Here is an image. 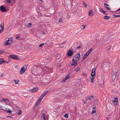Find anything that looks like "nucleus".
<instances>
[{"label":"nucleus","mask_w":120,"mask_h":120,"mask_svg":"<svg viewBox=\"0 0 120 120\" xmlns=\"http://www.w3.org/2000/svg\"><path fill=\"white\" fill-rule=\"evenodd\" d=\"M112 38V37H111L109 36H105V37L104 38V39H101L100 41L97 42V43H98V44H97L102 45L106 44L110 41V40H109H109H110Z\"/></svg>","instance_id":"nucleus-1"},{"label":"nucleus","mask_w":120,"mask_h":120,"mask_svg":"<svg viewBox=\"0 0 120 120\" xmlns=\"http://www.w3.org/2000/svg\"><path fill=\"white\" fill-rule=\"evenodd\" d=\"M80 58V53H79L77 54L73 58L72 61L73 62L71 64L72 66H74L76 64L77 62H78Z\"/></svg>","instance_id":"nucleus-2"},{"label":"nucleus","mask_w":120,"mask_h":120,"mask_svg":"<svg viewBox=\"0 0 120 120\" xmlns=\"http://www.w3.org/2000/svg\"><path fill=\"white\" fill-rule=\"evenodd\" d=\"M27 67H28L27 65H25L21 68L20 71V74H22L25 72L26 70Z\"/></svg>","instance_id":"nucleus-3"},{"label":"nucleus","mask_w":120,"mask_h":120,"mask_svg":"<svg viewBox=\"0 0 120 120\" xmlns=\"http://www.w3.org/2000/svg\"><path fill=\"white\" fill-rule=\"evenodd\" d=\"M13 39L11 37L8 38V40L4 42V44L5 45H11L12 43Z\"/></svg>","instance_id":"nucleus-4"},{"label":"nucleus","mask_w":120,"mask_h":120,"mask_svg":"<svg viewBox=\"0 0 120 120\" xmlns=\"http://www.w3.org/2000/svg\"><path fill=\"white\" fill-rule=\"evenodd\" d=\"M73 49L72 48H71L69 49L67 52L68 56L70 57L73 54L74 52L73 50Z\"/></svg>","instance_id":"nucleus-5"},{"label":"nucleus","mask_w":120,"mask_h":120,"mask_svg":"<svg viewBox=\"0 0 120 120\" xmlns=\"http://www.w3.org/2000/svg\"><path fill=\"white\" fill-rule=\"evenodd\" d=\"M9 57H10L11 58H12L13 59H15L16 60H18L19 58H18L17 56L15 55H10Z\"/></svg>","instance_id":"nucleus-6"},{"label":"nucleus","mask_w":120,"mask_h":120,"mask_svg":"<svg viewBox=\"0 0 120 120\" xmlns=\"http://www.w3.org/2000/svg\"><path fill=\"white\" fill-rule=\"evenodd\" d=\"M0 10L1 11L3 12L7 11V10L6 8L4 6L2 5L0 7Z\"/></svg>","instance_id":"nucleus-7"},{"label":"nucleus","mask_w":120,"mask_h":120,"mask_svg":"<svg viewBox=\"0 0 120 120\" xmlns=\"http://www.w3.org/2000/svg\"><path fill=\"white\" fill-rule=\"evenodd\" d=\"M38 90V88L37 87L34 88L32 89H30L29 91L33 93L37 91Z\"/></svg>","instance_id":"nucleus-8"},{"label":"nucleus","mask_w":120,"mask_h":120,"mask_svg":"<svg viewBox=\"0 0 120 120\" xmlns=\"http://www.w3.org/2000/svg\"><path fill=\"white\" fill-rule=\"evenodd\" d=\"M96 68H94L93 69L91 70V75H96Z\"/></svg>","instance_id":"nucleus-9"},{"label":"nucleus","mask_w":120,"mask_h":120,"mask_svg":"<svg viewBox=\"0 0 120 120\" xmlns=\"http://www.w3.org/2000/svg\"><path fill=\"white\" fill-rule=\"evenodd\" d=\"M91 75V76H90V78L91 80V82H94L93 80L95 78V75Z\"/></svg>","instance_id":"nucleus-10"},{"label":"nucleus","mask_w":120,"mask_h":120,"mask_svg":"<svg viewBox=\"0 0 120 120\" xmlns=\"http://www.w3.org/2000/svg\"><path fill=\"white\" fill-rule=\"evenodd\" d=\"M94 98L93 96H89L86 98V99L88 100H91L92 99Z\"/></svg>","instance_id":"nucleus-11"},{"label":"nucleus","mask_w":120,"mask_h":120,"mask_svg":"<svg viewBox=\"0 0 120 120\" xmlns=\"http://www.w3.org/2000/svg\"><path fill=\"white\" fill-rule=\"evenodd\" d=\"M48 93V92L47 91H46L41 96L43 98V97L45 96Z\"/></svg>","instance_id":"nucleus-12"},{"label":"nucleus","mask_w":120,"mask_h":120,"mask_svg":"<svg viewBox=\"0 0 120 120\" xmlns=\"http://www.w3.org/2000/svg\"><path fill=\"white\" fill-rule=\"evenodd\" d=\"M104 5H105L106 8L107 9L109 10H110V9L109 8L107 7V6H109V5L108 4L105 3L104 4Z\"/></svg>","instance_id":"nucleus-13"},{"label":"nucleus","mask_w":120,"mask_h":120,"mask_svg":"<svg viewBox=\"0 0 120 120\" xmlns=\"http://www.w3.org/2000/svg\"><path fill=\"white\" fill-rule=\"evenodd\" d=\"M43 98L41 96L38 99V102H41Z\"/></svg>","instance_id":"nucleus-14"},{"label":"nucleus","mask_w":120,"mask_h":120,"mask_svg":"<svg viewBox=\"0 0 120 120\" xmlns=\"http://www.w3.org/2000/svg\"><path fill=\"white\" fill-rule=\"evenodd\" d=\"M4 62V60L2 58H0V64H3Z\"/></svg>","instance_id":"nucleus-15"},{"label":"nucleus","mask_w":120,"mask_h":120,"mask_svg":"<svg viewBox=\"0 0 120 120\" xmlns=\"http://www.w3.org/2000/svg\"><path fill=\"white\" fill-rule=\"evenodd\" d=\"M110 17L109 16L107 15H106L104 17V18L105 19H109Z\"/></svg>","instance_id":"nucleus-16"},{"label":"nucleus","mask_w":120,"mask_h":120,"mask_svg":"<svg viewBox=\"0 0 120 120\" xmlns=\"http://www.w3.org/2000/svg\"><path fill=\"white\" fill-rule=\"evenodd\" d=\"M83 4L85 8H86L87 6V4L84 2H83Z\"/></svg>","instance_id":"nucleus-17"},{"label":"nucleus","mask_w":120,"mask_h":120,"mask_svg":"<svg viewBox=\"0 0 120 120\" xmlns=\"http://www.w3.org/2000/svg\"><path fill=\"white\" fill-rule=\"evenodd\" d=\"M15 0H12V1H13V2H14L15 1ZM11 0H7V2L8 3V4H10L11 2Z\"/></svg>","instance_id":"nucleus-18"},{"label":"nucleus","mask_w":120,"mask_h":120,"mask_svg":"<svg viewBox=\"0 0 120 120\" xmlns=\"http://www.w3.org/2000/svg\"><path fill=\"white\" fill-rule=\"evenodd\" d=\"M42 116H43V120H47L45 118V115L44 113H43L42 114Z\"/></svg>","instance_id":"nucleus-19"},{"label":"nucleus","mask_w":120,"mask_h":120,"mask_svg":"<svg viewBox=\"0 0 120 120\" xmlns=\"http://www.w3.org/2000/svg\"><path fill=\"white\" fill-rule=\"evenodd\" d=\"M70 77V76L68 74L67 76H66L65 79L66 80H67V79H68Z\"/></svg>","instance_id":"nucleus-20"},{"label":"nucleus","mask_w":120,"mask_h":120,"mask_svg":"<svg viewBox=\"0 0 120 120\" xmlns=\"http://www.w3.org/2000/svg\"><path fill=\"white\" fill-rule=\"evenodd\" d=\"M6 109L7 110L6 111L8 112V113H11L12 112L9 109H7L6 108Z\"/></svg>","instance_id":"nucleus-21"},{"label":"nucleus","mask_w":120,"mask_h":120,"mask_svg":"<svg viewBox=\"0 0 120 120\" xmlns=\"http://www.w3.org/2000/svg\"><path fill=\"white\" fill-rule=\"evenodd\" d=\"M80 68H75V70L76 71L78 72L80 70Z\"/></svg>","instance_id":"nucleus-22"},{"label":"nucleus","mask_w":120,"mask_h":120,"mask_svg":"<svg viewBox=\"0 0 120 120\" xmlns=\"http://www.w3.org/2000/svg\"><path fill=\"white\" fill-rule=\"evenodd\" d=\"M3 25L2 24V23H1L0 24V27L2 29V30H4V24H3Z\"/></svg>","instance_id":"nucleus-23"},{"label":"nucleus","mask_w":120,"mask_h":120,"mask_svg":"<svg viewBox=\"0 0 120 120\" xmlns=\"http://www.w3.org/2000/svg\"><path fill=\"white\" fill-rule=\"evenodd\" d=\"M52 69L51 68H49L48 70V72L49 73L51 72H52Z\"/></svg>","instance_id":"nucleus-24"},{"label":"nucleus","mask_w":120,"mask_h":120,"mask_svg":"<svg viewBox=\"0 0 120 120\" xmlns=\"http://www.w3.org/2000/svg\"><path fill=\"white\" fill-rule=\"evenodd\" d=\"M114 100H113V102L114 103V102H117V101H118V100L117 99V98H116H116H114Z\"/></svg>","instance_id":"nucleus-25"},{"label":"nucleus","mask_w":120,"mask_h":120,"mask_svg":"<svg viewBox=\"0 0 120 120\" xmlns=\"http://www.w3.org/2000/svg\"><path fill=\"white\" fill-rule=\"evenodd\" d=\"M68 114H65L64 116V117L66 118H67L68 117Z\"/></svg>","instance_id":"nucleus-26"},{"label":"nucleus","mask_w":120,"mask_h":120,"mask_svg":"<svg viewBox=\"0 0 120 120\" xmlns=\"http://www.w3.org/2000/svg\"><path fill=\"white\" fill-rule=\"evenodd\" d=\"M85 25H82L81 27V29L82 30H83L85 28Z\"/></svg>","instance_id":"nucleus-27"},{"label":"nucleus","mask_w":120,"mask_h":120,"mask_svg":"<svg viewBox=\"0 0 120 120\" xmlns=\"http://www.w3.org/2000/svg\"><path fill=\"white\" fill-rule=\"evenodd\" d=\"M49 68L47 67H45L44 68L45 70H46L47 71H48V70L49 69Z\"/></svg>","instance_id":"nucleus-28"},{"label":"nucleus","mask_w":120,"mask_h":120,"mask_svg":"<svg viewBox=\"0 0 120 120\" xmlns=\"http://www.w3.org/2000/svg\"><path fill=\"white\" fill-rule=\"evenodd\" d=\"M93 14H91V10L88 13V15L90 16H91L92 15H93Z\"/></svg>","instance_id":"nucleus-29"},{"label":"nucleus","mask_w":120,"mask_h":120,"mask_svg":"<svg viewBox=\"0 0 120 120\" xmlns=\"http://www.w3.org/2000/svg\"><path fill=\"white\" fill-rule=\"evenodd\" d=\"M19 80H15L14 82H15V83L16 84H17L19 82Z\"/></svg>","instance_id":"nucleus-30"},{"label":"nucleus","mask_w":120,"mask_h":120,"mask_svg":"<svg viewBox=\"0 0 120 120\" xmlns=\"http://www.w3.org/2000/svg\"><path fill=\"white\" fill-rule=\"evenodd\" d=\"M22 111L21 110H19L18 113V115H20L22 114Z\"/></svg>","instance_id":"nucleus-31"},{"label":"nucleus","mask_w":120,"mask_h":120,"mask_svg":"<svg viewBox=\"0 0 120 120\" xmlns=\"http://www.w3.org/2000/svg\"><path fill=\"white\" fill-rule=\"evenodd\" d=\"M113 18H114L116 17H120V15H113Z\"/></svg>","instance_id":"nucleus-32"},{"label":"nucleus","mask_w":120,"mask_h":120,"mask_svg":"<svg viewBox=\"0 0 120 120\" xmlns=\"http://www.w3.org/2000/svg\"><path fill=\"white\" fill-rule=\"evenodd\" d=\"M28 27H31L32 25V24L31 23H30L28 24Z\"/></svg>","instance_id":"nucleus-33"},{"label":"nucleus","mask_w":120,"mask_h":120,"mask_svg":"<svg viewBox=\"0 0 120 120\" xmlns=\"http://www.w3.org/2000/svg\"><path fill=\"white\" fill-rule=\"evenodd\" d=\"M99 11H100L101 12H105V11L103 10L102 8H100L99 9Z\"/></svg>","instance_id":"nucleus-34"},{"label":"nucleus","mask_w":120,"mask_h":120,"mask_svg":"<svg viewBox=\"0 0 120 120\" xmlns=\"http://www.w3.org/2000/svg\"><path fill=\"white\" fill-rule=\"evenodd\" d=\"M40 103V102H38V101H37V102L36 104L35 105L36 106H37L38 105H39Z\"/></svg>","instance_id":"nucleus-35"},{"label":"nucleus","mask_w":120,"mask_h":120,"mask_svg":"<svg viewBox=\"0 0 120 120\" xmlns=\"http://www.w3.org/2000/svg\"><path fill=\"white\" fill-rule=\"evenodd\" d=\"M87 55H86L85 54V55L83 56V59H85L86 57H87Z\"/></svg>","instance_id":"nucleus-36"},{"label":"nucleus","mask_w":120,"mask_h":120,"mask_svg":"<svg viewBox=\"0 0 120 120\" xmlns=\"http://www.w3.org/2000/svg\"><path fill=\"white\" fill-rule=\"evenodd\" d=\"M4 53V51L2 50H0V54H2Z\"/></svg>","instance_id":"nucleus-37"},{"label":"nucleus","mask_w":120,"mask_h":120,"mask_svg":"<svg viewBox=\"0 0 120 120\" xmlns=\"http://www.w3.org/2000/svg\"><path fill=\"white\" fill-rule=\"evenodd\" d=\"M62 18H61L59 19V22H62Z\"/></svg>","instance_id":"nucleus-38"},{"label":"nucleus","mask_w":120,"mask_h":120,"mask_svg":"<svg viewBox=\"0 0 120 120\" xmlns=\"http://www.w3.org/2000/svg\"><path fill=\"white\" fill-rule=\"evenodd\" d=\"M103 12L105 15H107L108 14L107 12L106 11H105V12Z\"/></svg>","instance_id":"nucleus-39"},{"label":"nucleus","mask_w":120,"mask_h":120,"mask_svg":"<svg viewBox=\"0 0 120 120\" xmlns=\"http://www.w3.org/2000/svg\"><path fill=\"white\" fill-rule=\"evenodd\" d=\"M66 80L64 78V79H63L62 80V82L63 83H64V82Z\"/></svg>","instance_id":"nucleus-40"},{"label":"nucleus","mask_w":120,"mask_h":120,"mask_svg":"<svg viewBox=\"0 0 120 120\" xmlns=\"http://www.w3.org/2000/svg\"><path fill=\"white\" fill-rule=\"evenodd\" d=\"M9 63V62L8 61H5L4 60V62L3 63H4L5 64L6 63Z\"/></svg>","instance_id":"nucleus-41"},{"label":"nucleus","mask_w":120,"mask_h":120,"mask_svg":"<svg viewBox=\"0 0 120 120\" xmlns=\"http://www.w3.org/2000/svg\"><path fill=\"white\" fill-rule=\"evenodd\" d=\"M96 110H93L92 112V113L93 114L95 113L96 112Z\"/></svg>","instance_id":"nucleus-42"},{"label":"nucleus","mask_w":120,"mask_h":120,"mask_svg":"<svg viewBox=\"0 0 120 120\" xmlns=\"http://www.w3.org/2000/svg\"><path fill=\"white\" fill-rule=\"evenodd\" d=\"M34 68H32V71H31V72L32 73V74H33V72H34Z\"/></svg>","instance_id":"nucleus-43"},{"label":"nucleus","mask_w":120,"mask_h":120,"mask_svg":"<svg viewBox=\"0 0 120 120\" xmlns=\"http://www.w3.org/2000/svg\"><path fill=\"white\" fill-rule=\"evenodd\" d=\"M16 38L17 39H19L20 38V36H18Z\"/></svg>","instance_id":"nucleus-44"},{"label":"nucleus","mask_w":120,"mask_h":120,"mask_svg":"<svg viewBox=\"0 0 120 120\" xmlns=\"http://www.w3.org/2000/svg\"><path fill=\"white\" fill-rule=\"evenodd\" d=\"M43 71L44 73H45L47 72L46 70H45L44 68L43 69Z\"/></svg>","instance_id":"nucleus-45"},{"label":"nucleus","mask_w":120,"mask_h":120,"mask_svg":"<svg viewBox=\"0 0 120 120\" xmlns=\"http://www.w3.org/2000/svg\"><path fill=\"white\" fill-rule=\"evenodd\" d=\"M66 42V41H64V42H61L60 44H60V45H62V44H64V43H65Z\"/></svg>","instance_id":"nucleus-46"},{"label":"nucleus","mask_w":120,"mask_h":120,"mask_svg":"<svg viewBox=\"0 0 120 120\" xmlns=\"http://www.w3.org/2000/svg\"><path fill=\"white\" fill-rule=\"evenodd\" d=\"M91 12L92 14H93L94 12V11L93 10H91Z\"/></svg>","instance_id":"nucleus-47"},{"label":"nucleus","mask_w":120,"mask_h":120,"mask_svg":"<svg viewBox=\"0 0 120 120\" xmlns=\"http://www.w3.org/2000/svg\"><path fill=\"white\" fill-rule=\"evenodd\" d=\"M115 76L116 77H117V72H116V73L114 74Z\"/></svg>","instance_id":"nucleus-48"},{"label":"nucleus","mask_w":120,"mask_h":120,"mask_svg":"<svg viewBox=\"0 0 120 120\" xmlns=\"http://www.w3.org/2000/svg\"><path fill=\"white\" fill-rule=\"evenodd\" d=\"M110 45H109V46H108L107 47V49H109V48H110Z\"/></svg>","instance_id":"nucleus-49"},{"label":"nucleus","mask_w":120,"mask_h":120,"mask_svg":"<svg viewBox=\"0 0 120 120\" xmlns=\"http://www.w3.org/2000/svg\"><path fill=\"white\" fill-rule=\"evenodd\" d=\"M89 54L87 52L86 53L85 55H87V56H88Z\"/></svg>","instance_id":"nucleus-50"},{"label":"nucleus","mask_w":120,"mask_h":120,"mask_svg":"<svg viewBox=\"0 0 120 120\" xmlns=\"http://www.w3.org/2000/svg\"><path fill=\"white\" fill-rule=\"evenodd\" d=\"M93 50V48H91L89 50V51L90 52H91V51L92 50Z\"/></svg>","instance_id":"nucleus-51"},{"label":"nucleus","mask_w":120,"mask_h":120,"mask_svg":"<svg viewBox=\"0 0 120 120\" xmlns=\"http://www.w3.org/2000/svg\"><path fill=\"white\" fill-rule=\"evenodd\" d=\"M3 101L4 102H5V101L6 100V99H3Z\"/></svg>","instance_id":"nucleus-52"},{"label":"nucleus","mask_w":120,"mask_h":120,"mask_svg":"<svg viewBox=\"0 0 120 120\" xmlns=\"http://www.w3.org/2000/svg\"><path fill=\"white\" fill-rule=\"evenodd\" d=\"M81 48L80 46H79V47H77V49H80Z\"/></svg>","instance_id":"nucleus-53"},{"label":"nucleus","mask_w":120,"mask_h":120,"mask_svg":"<svg viewBox=\"0 0 120 120\" xmlns=\"http://www.w3.org/2000/svg\"><path fill=\"white\" fill-rule=\"evenodd\" d=\"M93 109H94V110H96V108L95 107H93Z\"/></svg>","instance_id":"nucleus-54"},{"label":"nucleus","mask_w":120,"mask_h":120,"mask_svg":"<svg viewBox=\"0 0 120 120\" xmlns=\"http://www.w3.org/2000/svg\"><path fill=\"white\" fill-rule=\"evenodd\" d=\"M4 75V74L3 73L2 74H1L0 75V76L1 77H2L3 76V75Z\"/></svg>","instance_id":"nucleus-55"},{"label":"nucleus","mask_w":120,"mask_h":120,"mask_svg":"<svg viewBox=\"0 0 120 120\" xmlns=\"http://www.w3.org/2000/svg\"><path fill=\"white\" fill-rule=\"evenodd\" d=\"M87 52L89 54H90L91 53V52H90L89 51Z\"/></svg>","instance_id":"nucleus-56"},{"label":"nucleus","mask_w":120,"mask_h":120,"mask_svg":"<svg viewBox=\"0 0 120 120\" xmlns=\"http://www.w3.org/2000/svg\"><path fill=\"white\" fill-rule=\"evenodd\" d=\"M84 103L85 104H86L87 103V102L86 101H84Z\"/></svg>","instance_id":"nucleus-57"},{"label":"nucleus","mask_w":120,"mask_h":120,"mask_svg":"<svg viewBox=\"0 0 120 120\" xmlns=\"http://www.w3.org/2000/svg\"><path fill=\"white\" fill-rule=\"evenodd\" d=\"M44 45V43H41L39 45Z\"/></svg>","instance_id":"nucleus-58"},{"label":"nucleus","mask_w":120,"mask_h":120,"mask_svg":"<svg viewBox=\"0 0 120 120\" xmlns=\"http://www.w3.org/2000/svg\"><path fill=\"white\" fill-rule=\"evenodd\" d=\"M119 10H120V8H119V9H118L117 11H118Z\"/></svg>","instance_id":"nucleus-59"},{"label":"nucleus","mask_w":120,"mask_h":120,"mask_svg":"<svg viewBox=\"0 0 120 120\" xmlns=\"http://www.w3.org/2000/svg\"><path fill=\"white\" fill-rule=\"evenodd\" d=\"M6 99V100H7V101H9L7 99Z\"/></svg>","instance_id":"nucleus-60"},{"label":"nucleus","mask_w":120,"mask_h":120,"mask_svg":"<svg viewBox=\"0 0 120 120\" xmlns=\"http://www.w3.org/2000/svg\"><path fill=\"white\" fill-rule=\"evenodd\" d=\"M77 43L76 42L74 44L77 45Z\"/></svg>","instance_id":"nucleus-61"},{"label":"nucleus","mask_w":120,"mask_h":120,"mask_svg":"<svg viewBox=\"0 0 120 120\" xmlns=\"http://www.w3.org/2000/svg\"><path fill=\"white\" fill-rule=\"evenodd\" d=\"M43 45H39V47H42V46Z\"/></svg>","instance_id":"nucleus-62"},{"label":"nucleus","mask_w":120,"mask_h":120,"mask_svg":"<svg viewBox=\"0 0 120 120\" xmlns=\"http://www.w3.org/2000/svg\"><path fill=\"white\" fill-rule=\"evenodd\" d=\"M67 18H69V16H67Z\"/></svg>","instance_id":"nucleus-63"},{"label":"nucleus","mask_w":120,"mask_h":120,"mask_svg":"<svg viewBox=\"0 0 120 120\" xmlns=\"http://www.w3.org/2000/svg\"><path fill=\"white\" fill-rule=\"evenodd\" d=\"M42 33L44 34H45V32H43V33Z\"/></svg>","instance_id":"nucleus-64"}]
</instances>
